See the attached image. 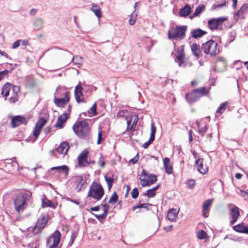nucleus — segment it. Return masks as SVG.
I'll return each instance as SVG.
<instances>
[{"mask_svg":"<svg viewBox=\"0 0 248 248\" xmlns=\"http://www.w3.org/2000/svg\"><path fill=\"white\" fill-rule=\"evenodd\" d=\"M31 196L30 192L19 193L14 200L15 210L18 213L22 212L27 207V202L29 201Z\"/></svg>","mask_w":248,"mask_h":248,"instance_id":"nucleus-1","label":"nucleus"},{"mask_svg":"<svg viewBox=\"0 0 248 248\" xmlns=\"http://www.w3.org/2000/svg\"><path fill=\"white\" fill-rule=\"evenodd\" d=\"M209 93V90L205 87L194 89L192 93H186L185 99L188 104H191L197 101L202 96L206 95Z\"/></svg>","mask_w":248,"mask_h":248,"instance_id":"nucleus-2","label":"nucleus"},{"mask_svg":"<svg viewBox=\"0 0 248 248\" xmlns=\"http://www.w3.org/2000/svg\"><path fill=\"white\" fill-rule=\"evenodd\" d=\"M186 30L187 26L185 25L177 26L175 28L172 27L168 31V38L172 40H182L185 36Z\"/></svg>","mask_w":248,"mask_h":248,"instance_id":"nucleus-3","label":"nucleus"},{"mask_svg":"<svg viewBox=\"0 0 248 248\" xmlns=\"http://www.w3.org/2000/svg\"><path fill=\"white\" fill-rule=\"evenodd\" d=\"M104 194V189L101 184L93 182L90 186L88 197L99 201L102 198Z\"/></svg>","mask_w":248,"mask_h":248,"instance_id":"nucleus-4","label":"nucleus"},{"mask_svg":"<svg viewBox=\"0 0 248 248\" xmlns=\"http://www.w3.org/2000/svg\"><path fill=\"white\" fill-rule=\"evenodd\" d=\"M73 129L80 138H84L89 133V124L85 121H82L78 123L75 124L73 126Z\"/></svg>","mask_w":248,"mask_h":248,"instance_id":"nucleus-5","label":"nucleus"},{"mask_svg":"<svg viewBox=\"0 0 248 248\" xmlns=\"http://www.w3.org/2000/svg\"><path fill=\"white\" fill-rule=\"evenodd\" d=\"M202 49L204 53L211 56L217 55L220 52L217 43L213 40H209L202 44Z\"/></svg>","mask_w":248,"mask_h":248,"instance_id":"nucleus-6","label":"nucleus"},{"mask_svg":"<svg viewBox=\"0 0 248 248\" xmlns=\"http://www.w3.org/2000/svg\"><path fill=\"white\" fill-rule=\"evenodd\" d=\"M61 237V233L56 231L47 240V245L49 248H57L60 243Z\"/></svg>","mask_w":248,"mask_h":248,"instance_id":"nucleus-7","label":"nucleus"},{"mask_svg":"<svg viewBox=\"0 0 248 248\" xmlns=\"http://www.w3.org/2000/svg\"><path fill=\"white\" fill-rule=\"evenodd\" d=\"M225 20L226 18L223 17L211 19L208 22L209 28L211 30H220L222 28V23Z\"/></svg>","mask_w":248,"mask_h":248,"instance_id":"nucleus-8","label":"nucleus"},{"mask_svg":"<svg viewBox=\"0 0 248 248\" xmlns=\"http://www.w3.org/2000/svg\"><path fill=\"white\" fill-rule=\"evenodd\" d=\"M28 121L25 117L17 115L12 118L11 125L13 128H15L22 124L26 125Z\"/></svg>","mask_w":248,"mask_h":248,"instance_id":"nucleus-9","label":"nucleus"},{"mask_svg":"<svg viewBox=\"0 0 248 248\" xmlns=\"http://www.w3.org/2000/svg\"><path fill=\"white\" fill-rule=\"evenodd\" d=\"M89 152L87 149L84 150L78 156V165L79 167H84L89 165L87 161Z\"/></svg>","mask_w":248,"mask_h":248,"instance_id":"nucleus-10","label":"nucleus"},{"mask_svg":"<svg viewBox=\"0 0 248 248\" xmlns=\"http://www.w3.org/2000/svg\"><path fill=\"white\" fill-rule=\"evenodd\" d=\"M48 221L47 218L45 216H42L41 218L38 219L36 225L33 229L34 234H37L44 228Z\"/></svg>","mask_w":248,"mask_h":248,"instance_id":"nucleus-11","label":"nucleus"},{"mask_svg":"<svg viewBox=\"0 0 248 248\" xmlns=\"http://www.w3.org/2000/svg\"><path fill=\"white\" fill-rule=\"evenodd\" d=\"M73 178L76 184V189L78 192H80L85 188V181L83 180L81 175H76Z\"/></svg>","mask_w":248,"mask_h":248,"instance_id":"nucleus-12","label":"nucleus"},{"mask_svg":"<svg viewBox=\"0 0 248 248\" xmlns=\"http://www.w3.org/2000/svg\"><path fill=\"white\" fill-rule=\"evenodd\" d=\"M46 123V120L44 118H40L36 124L35 128L33 131V136L36 139L39 136L42 127Z\"/></svg>","mask_w":248,"mask_h":248,"instance_id":"nucleus-13","label":"nucleus"},{"mask_svg":"<svg viewBox=\"0 0 248 248\" xmlns=\"http://www.w3.org/2000/svg\"><path fill=\"white\" fill-rule=\"evenodd\" d=\"M82 91V87L79 83L76 86L74 91L76 100L78 103L84 102L83 99L81 98V97L83 96Z\"/></svg>","mask_w":248,"mask_h":248,"instance_id":"nucleus-14","label":"nucleus"},{"mask_svg":"<svg viewBox=\"0 0 248 248\" xmlns=\"http://www.w3.org/2000/svg\"><path fill=\"white\" fill-rule=\"evenodd\" d=\"M69 116V113H64L59 116L58 118L57 121L55 124V127L61 129L63 127V124L66 122Z\"/></svg>","mask_w":248,"mask_h":248,"instance_id":"nucleus-15","label":"nucleus"},{"mask_svg":"<svg viewBox=\"0 0 248 248\" xmlns=\"http://www.w3.org/2000/svg\"><path fill=\"white\" fill-rule=\"evenodd\" d=\"M69 92H66L63 98H55L54 99L55 104L58 107H63L69 101Z\"/></svg>","mask_w":248,"mask_h":248,"instance_id":"nucleus-16","label":"nucleus"},{"mask_svg":"<svg viewBox=\"0 0 248 248\" xmlns=\"http://www.w3.org/2000/svg\"><path fill=\"white\" fill-rule=\"evenodd\" d=\"M19 87L17 86H13L11 92H10L11 97L10 101L15 103L18 101V93L19 92Z\"/></svg>","mask_w":248,"mask_h":248,"instance_id":"nucleus-17","label":"nucleus"},{"mask_svg":"<svg viewBox=\"0 0 248 248\" xmlns=\"http://www.w3.org/2000/svg\"><path fill=\"white\" fill-rule=\"evenodd\" d=\"M203 159L199 158L196 161V164L198 166V171L202 174H205L208 171V168L203 164Z\"/></svg>","mask_w":248,"mask_h":248,"instance_id":"nucleus-18","label":"nucleus"},{"mask_svg":"<svg viewBox=\"0 0 248 248\" xmlns=\"http://www.w3.org/2000/svg\"><path fill=\"white\" fill-rule=\"evenodd\" d=\"M140 179L143 187L149 186V173L145 170H142Z\"/></svg>","mask_w":248,"mask_h":248,"instance_id":"nucleus-19","label":"nucleus"},{"mask_svg":"<svg viewBox=\"0 0 248 248\" xmlns=\"http://www.w3.org/2000/svg\"><path fill=\"white\" fill-rule=\"evenodd\" d=\"M230 215L232 218V220L231 221L230 223L231 224H233L237 221L238 218L240 216L239 208L236 206L232 208L231 210Z\"/></svg>","mask_w":248,"mask_h":248,"instance_id":"nucleus-20","label":"nucleus"},{"mask_svg":"<svg viewBox=\"0 0 248 248\" xmlns=\"http://www.w3.org/2000/svg\"><path fill=\"white\" fill-rule=\"evenodd\" d=\"M69 148L68 142L63 141L57 147V151L60 154L66 155Z\"/></svg>","mask_w":248,"mask_h":248,"instance_id":"nucleus-21","label":"nucleus"},{"mask_svg":"<svg viewBox=\"0 0 248 248\" xmlns=\"http://www.w3.org/2000/svg\"><path fill=\"white\" fill-rule=\"evenodd\" d=\"M213 200H207L205 201L202 206V215L204 217H208V214L209 211L210 207L211 205Z\"/></svg>","mask_w":248,"mask_h":248,"instance_id":"nucleus-22","label":"nucleus"},{"mask_svg":"<svg viewBox=\"0 0 248 248\" xmlns=\"http://www.w3.org/2000/svg\"><path fill=\"white\" fill-rule=\"evenodd\" d=\"M206 33V31L200 29L193 30L191 31V37L195 39L201 38Z\"/></svg>","mask_w":248,"mask_h":248,"instance_id":"nucleus-23","label":"nucleus"},{"mask_svg":"<svg viewBox=\"0 0 248 248\" xmlns=\"http://www.w3.org/2000/svg\"><path fill=\"white\" fill-rule=\"evenodd\" d=\"M163 164L165 169V172L168 174L172 173V167L170 164V160L168 157H165L163 159Z\"/></svg>","mask_w":248,"mask_h":248,"instance_id":"nucleus-24","label":"nucleus"},{"mask_svg":"<svg viewBox=\"0 0 248 248\" xmlns=\"http://www.w3.org/2000/svg\"><path fill=\"white\" fill-rule=\"evenodd\" d=\"M191 49L193 54L196 57L197 59L199 58L201 55V50L200 46L197 44H193L191 46Z\"/></svg>","mask_w":248,"mask_h":248,"instance_id":"nucleus-25","label":"nucleus"},{"mask_svg":"<svg viewBox=\"0 0 248 248\" xmlns=\"http://www.w3.org/2000/svg\"><path fill=\"white\" fill-rule=\"evenodd\" d=\"M13 85L10 83L5 84L1 89V94L5 97L8 96L10 94Z\"/></svg>","mask_w":248,"mask_h":248,"instance_id":"nucleus-26","label":"nucleus"},{"mask_svg":"<svg viewBox=\"0 0 248 248\" xmlns=\"http://www.w3.org/2000/svg\"><path fill=\"white\" fill-rule=\"evenodd\" d=\"M191 10L190 6L188 4H187L181 9L179 15L181 16L186 17L190 14Z\"/></svg>","mask_w":248,"mask_h":248,"instance_id":"nucleus-27","label":"nucleus"},{"mask_svg":"<svg viewBox=\"0 0 248 248\" xmlns=\"http://www.w3.org/2000/svg\"><path fill=\"white\" fill-rule=\"evenodd\" d=\"M177 213L176 209H172L169 210L167 214L168 219L171 221H174L177 217Z\"/></svg>","mask_w":248,"mask_h":248,"instance_id":"nucleus-28","label":"nucleus"},{"mask_svg":"<svg viewBox=\"0 0 248 248\" xmlns=\"http://www.w3.org/2000/svg\"><path fill=\"white\" fill-rule=\"evenodd\" d=\"M34 30H39L42 28L43 25V21L42 18H36L33 23Z\"/></svg>","mask_w":248,"mask_h":248,"instance_id":"nucleus-29","label":"nucleus"},{"mask_svg":"<svg viewBox=\"0 0 248 248\" xmlns=\"http://www.w3.org/2000/svg\"><path fill=\"white\" fill-rule=\"evenodd\" d=\"M91 11L93 12L95 16L98 18H100L102 16V13L101 12L100 8L99 6L96 5L95 4H93L91 9Z\"/></svg>","mask_w":248,"mask_h":248,"instance_id":"nucleus-30","label":"nucleus"},{"mask_svg":"<svg viewBox=\"0 0 248 248\" xmlns=\"http://www.w3.org/2000/svg\"><path fill=\"white\" fill-rule=\"evenodd\" d=\"M72 62L79 67L83 63V58L81 56L76 55L72 58Z\"/></svg>","mask_w":248,"mask_h":248,"instance_id":"nucleus-31","label":"nucleus"},{"mask_svg":"<svg viewBox=\"0 0 248 248\" xmlns=\"http://www.w3.org/2000/svg\"><path fill=\"white\" fill-rule=\"evenodd\" d=\"M205 10V6L203 5H201L198 6L195 9L194 12L192 14V16L191 17L192 18L193 17H196L199 16L203 11Z\"/></svg>","mask_w":248,"mask_h":248,"instance_id":"nucleus-32","label":"nucleus"},{"mask_svg":"<svg viewBox=\"0 0 248 248\" xmlns=\"http://www.w3.org/2000/svg\"><path fill=\"white\" fill-rule=\"evenodd\" d=\"M52 170H57L59 171H63L67 175L69 172V168L68 166L63 165L61 166L54 167L51 168Z\"/></svg>","mask_w":248,"mask_h":248,"instance_id":"nucleus-33","label":"nucleus"},{"mask_svg":"<svg viewBox=\"0 0 248 248\" xmlns=\"http://www.w3.org/2000/svg\"><path fill=\"white\" fill-rule=\"evenodd\" d=\"M104 177L105 181L107 182L108 189V190H110L112 186L114 178H113V176H108V175H106Z\"/></svg>","mask_w":248,"mask_h":248,"instance_id":"nucleus-34","label":"nucleus"},{"mask_svg":"<svg viewBox=\"0 0 248 248\" xmlns=\"http://www.w3.org/2000/svg\"><path fill=\"white\" fill-rule=\"evenodd\" d=\"M42 206L43 207H50L55 208V204L53 202H52L50 200L46 199H45L42 200Z\"/></svg>","mask_w":248,"mask_h":248,"instance_id":"nucleus-35","label":"nucleus"},{"mask_svg":"<svg viewBox=\"0 0 248 248\" xmlns=\"http://www.w3.org/2000/svg\"><path fill=\"white\" fill-rule=\"evenodd\" d=\"M228 103L227 102H224L223 103L221 104L217 109V113H219L221 114L226 109V106L228 105Z\"/></svg>","mask_w":248,"mask_h":248,"instance_id":"nucleus-36","label":"nucleus"},{"mask_svg":"<svg viewBox=\"0 0 248 248\" xmlns=\"http://www.w3.org/2000/svg\"><path fill=\"white\" fill-rule=\"evenodd\" d=\"M245 226L243 224H239L233 227V229L237 232L245 233Z\"/></svg>","mask_w":248,"mask_h":248,"instance_id":"nucleus-37","label":"nucleus"},{"mask_svg":"<svg viewBox=\"0 0 248 248\" xmlns=\"http://www.w3.org/2000/svg\"><path fill=\"white\" fill-rule=\"evenodd\" d=\"M118 200V196L116 192H114L111 196L108 202L110 204H114L117 202Z\"/></svg>","mask_w":248,"mask_h":248,"instance_id":"nucleus-38","label":"nucleus"},{"mask_svg":"<svg viewBox=\"0 0 248 248\" xmlns=\"http://www.w3.org/2000/svg\"><path fill=\"white\" fill-rule=\"evenodd\" d=\"M137 14L135 13V11L132 12L129 19V23L130 25H133L137 21Z\"/></svg>","mask_w":248,"mask_h":248,"instance_id":"nucleus-39","label":"nucleus"},{"mask_svg":"<svg viewBox=\"0 0 248 248\" xmlns=\"http://www.w3.org/2000/svg\"><path fill=\"white\" fill-rule=\"evenodd\" d=\"M150 206H152V204L151 203H142L140 204L137 205H136L133 207V210H136L138 208H144L146 209H148V207Z\"/></svg>","mask_w":248,"mask_h":248,"instance_id":"nucleus-40","label":"nucleus"},{"mask_svg":"<svg viewBox=\"0 0 248 248\" xmlns=\"http://www.w3.org/2000/svg\"><path fill=\"white\" fill-rule=\"evenodd\" d=\"M220 65L223 66L224 68L226 66V63L223 58H219L216 63V67H218Z\"/></svg>","mask_w":248,"mask_h":248,"instance_id":"nucleus-41","label":"nucleus"},{"mask_svg":"<svg viewBox=\"0 0 248 248\" xmlns=\"http://www.w3.org/2000/svg\"><path fill=\"white\" fill-rule=\"evenodd\" d=\"M156 181L157 178L155 175L149 174V186L155 183Z\"/></svg>","mask_w":248,"mask_h":248,"instance_id":"nucleus-42","label":"nucleus"},{"mask_svg":"<svg viewBox=\"0 0 248 248\" xmlns=\"http://www.w3.org/2000/svg\"><path fill=\"white\" fill-rule=\"evenodd\" d=\"M29 78H26V80L27 82V84L29 85V86L31 88H33L35 87L36 85V82L35 80L31 79L30 80H28Z\"/></svg>","mask_w":248,"mask_h":248,"instance_id":"nucleus-43","label":"nucleus"},{"mask_svg":"<svg viewBox=\"0 0 248 248\" xmlns=\"http://www.w3.org/2000/svg\"><path fill=\"white\" fill-rule=\"evenodd\" d=\"M93 215L98 220L101 221L102 220H104L106 219L108 214L103 213L101 215H96L94 214H93Z\"/></svg>","mask_w":248,"mask_h":248,"instance_id":"nucleus-44","label":"nucleus"},{"mask_svg":"<svg viewBox=\"0 0 248 248\" xmlns=\"http://www.w3.org/2000/svg\"><path fill=\"white\" fill-rule=\"evenodd\" d=\"M207 233L203 230H200L197 233V237L200 239H203L206 237Z\"/></svg>","mask_w":248,"mask_h":248,"instance_id":"nucleus-45","label":"nucleus"},{"mask_svg":"<svg viewBox=\"0 0 248 248\" xmlns=\"http://www.w3.org/2000/svg\"><path fill=\"white\" fill-rule=\"evenodd\" d=\"M131 196L133 199H136L139 196V191L137 188L135 187L131 191Z\"/></svg>","mask_w":248,"mask_h":248,"instance_id":"nucleus-46","label":"nucleus"},{"mask_svg":"<svg viewBox=\"0 0 248 248\" xmlns=\"http://www.w3.org/2000/svg\"><path fill=\"white\" fill-rule=\"evenodd\" d=\"M155 195V192L153 191L151 189H148L146 193L144 194V196H147L149 198L154 197Z\"/></svg>","mask_w":248,"mask_h":248,"instance_id":"nucleus-47","label":"nucleus"},{"mask_svg":"<svg viewBox=\"0 0 248 248\" xmlns=\"http://www.w3.org/2000/svg\"><path fill=\"white\" fill-rule=\"evenodd\" d=\"M176 59L179 65L180 66L184 62V55H177Z\"/></svg>","mask_w":248,"mask_h":248,"instance_id":"nucleus-48","label":"nucleus"},{"mask_svg":"<svg viewBox=\"0 0 248 248\" xmlns=\"http://www.w3.org/2000/svg\"><path fill=\"white\" fill-rule=\"evenodd\" d=\"M195 185V182L194 180H189L187 182V186L189 188H193Z\"/></svg>","mask_w":248,"mask_h":248,"instance_id":"nucleus-49","label":"nucleus"},{"mask_svg":"<svg viewBox=\"0 0 248 248\" xmlns=\"http://www.w3.org/2000/svg\"><path fill=\"white\" fill-rule=\"evenodd\" d=\"M239 193L241 195V196L244 198L245 200H248V192L240 189Z\"/></svg>","mask_w":248,"mask_h":248,"instance_id":"nucleus-50","label":"nucleus"},{"mask_svg":"<svg viewBox=\"0 0 248 248\" xmlns=\"http://www.w3.org/2000/svg\"><path fill=\"white\" fill-rule=\"evenodd\" d=\"M247 8H248V4L243 5L240 9V10L238 11L237 14L239 15L242 13H244Z\"/></svg>","mask_w":248,"mask_h":248,"instance_id":"nucleus-51","label":"nucleus"},{"mask_svg":"<svg viewBox=\"0 0 248 248\" xmlns=\"http://www.w3.org/2000/svg\"><path fill=\"white\" fill-rule=\"evenodd\" d=\"M90 110L92 111L93 116H95L97 114L96 103L93 104V105L91 108Z\"/></svg>","mask_w":248,"mask_h":248,"instance_id":"nucleus-52","label":"nucleus"},{"mask_svg":"<svg viewBox=\"0 0 248 248\" xmlns=\"http://www.w3.org/2000/svg\"><path fill=\"white\" fill-rule=\"evenodd\" d=\"M207 130V126L205 125L203 128H200L198 126V131L200 133L202 134L203 136V134H204Z\"/></svg>","mask_w":248,"mask_h":248,"instance_id":"nucleus-53","label":"nucleus"},{"mask_svg":"<svg viewBox=\"0 0 248 248\" xmlns=\"http://www.w3.org/2000/svg\"><path fill=\"white\" fill-rule=\"evenodd\" d=\"M101 205L102 206V207L103 208V211H104L103 213H104L106 214H108V209H109V206L106 203H103L101 204Z\"/></svg>","mask_w":248,"mask_h":248,"instance_id":"nucleus-54","label":"nucleus"},{"mask_svg":"<svg viewBox=\"0 0 248 248\" xmlns=\"http://www.w3.org/2000/svg\"><path fill=\"white\" fill-rule=\"evenodd\" d=\"M98 164L101 167H104L105 165V162L104 158L102 156H101L98 161Z\"/></svg>","mask_w":248,"mask_h":248,"instance_id":"nucleus-55","label":"nucleus"},{"mask_svg":"<svg viewBox=\"0 0 248 248\" xmlns=\"http://www.w3.org/2000/svg\"><path fill=\"white\" fill-rule=\"evenodd\" d=\"M139 159V154H137L135 157L131 159L129 161V163L132 164H135Z\"/></svg>","mask_w":248,"mask_h":248,"instance_id":"nucleus-56","label":"nucleus"},{"mask_svg":"<svg viewBox=\"0 0 248 248\" xmlns=\"http://www.w3.org/2000/svg\"><path fill=\"white\" fill-rule=\"evenodd\" d=\"M102 132L100 131L98 133V139L97 141V144H100L101 143V140H102Z\"/></svg>","mask_w":248,"mask_h":248,"instance_id":"nucleus-57","label":"nucleus"},{"mask_svg":"<svg viewBox=\"0 0 248 248\" xmlns=\"http://www.w3.org/2000/svg\"><path fill=\"white\" fill-rule=\"evenodd\" d=\"M76 234L75 233H72L71 235V238H70V242H69V245L70 246H71L73 243H74V241L76 238Z\"/></svg>","mask_w":248,"mask_h":248,"instance_id":"nucleus-58","label":"nucleus"},{"mask_svg":"<svg viewBox=\"0 0 248 248\" xmlns=\"http://www.w3.org/2000/svg\"><path fill=\"white\" fill-rule=\"evenodd\" d=\"M20 41H21V40H18L15 42L13 44L12 47L15 49L18 47L20 44Z\"/></svg>","mask_w":248,"mask_h":248,"instance_id":"nucleus-59","label":"nucleus"},{"mask_svg":"<svg viewBox=\"0 0 248 248\" xmlns=\"http://www.w3.org/2000/svg\"><path fill=\"white\" fill-rule=\"evenodd\" d=\"M155 132H156V128L154 126V123H152V124H151V134L155 135Z\"/></svg>","mask_w":248,"mask_h":248,"instance_id":"nucleus-60","label":"nucleus"},{"mask_svg":"<svg viewBox=\"0 0 248 248\" xmlns=\"http://www.w3.org/2000/svg\"><path fill=\"white\" fill-rule=\"evenodd\" d=\"M151 142H150L149 140H148L147 142L144 143L143 145H142V147L144 149H146L148 148L149 145L151 144Z\"/></svg>","mask_w":248,"mask_h":248,"instance_id":"nucleus-61","label":"nucleus"},{"mask_svg":"<svg viewBox=\"0 0 248 248\" xmlns=\"http://www.w3.org/2000/svg\"><path fill=\"white\" fill-rule=\"evenodd\" d=\"M155 135L151 134L149 140V141L151 142L152 143L153 142V141L155 140Z\"/></svg>","mask_w":248,"mask_h":248,"instance_id":"nucleus-62","label":"nucleus"},{"mask_svg":"<svg viewBox=\"0 0 248 248\" xmlns=\"http://www.w3.org/2000/svg\"><path fill=\"white\" fill-rule=\"evenodd\" d=\"M9 73V71L7 70H4L0 72L1 75H2L3 77L5 75H7Z\"/></svg>","mask_w":248,"mask_h":248,"instance_id":"nucleus-63","label":"nucleus"},{"mask_svg":"<svg viewBox=\"0 0 248 248\" xmlns=\"http://www.w3.org/2000/svg\"><path fill=\"white\" fill-rule=\"evenodd\" d=\"M20 42H21L22 45L24 46H26L28 45V41L27 40H21Z\"/></svg>","mask_w":248,"mask_h":248,"instance_id":"nucleus-64","label":"nucleus"}]
</instances>
